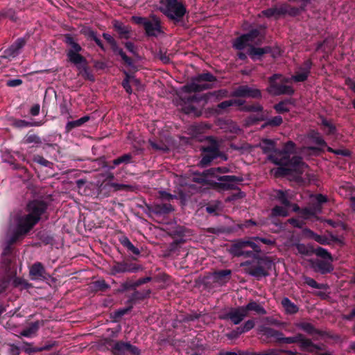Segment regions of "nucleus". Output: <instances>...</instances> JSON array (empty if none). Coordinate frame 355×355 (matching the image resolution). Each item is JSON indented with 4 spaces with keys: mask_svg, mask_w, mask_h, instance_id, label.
Here are the masks:
<instances>
[{
    "mask_svg": "<svg viewBox=\"0 0 355 355\" xmlns=\"http://www.w3.org/2000/svg\"><path fill=\"white\" fill-rule=\"evenodd\" d=\"M216 80V77L210 72L200 73L192 78L191 83L185 85L183 90L186 93L200 92L211 89L213 85L211 83Z\"/></svg>",
    "mask_w": 355,
    "mask_h": 355,
    "instance_id": "obj_9",
    "label": "nucleus"
},
{
    "mask_svg": "<svg viewBox=\"0 0 355 355\" xmlns=\"http://www.w3.org/2000/svg\"><path fill=\"white\" fill-rule=\"evenodd\" d=\"M247 316L243 306L230 308L228 311L219 315L218 318L223 320H230L234 324H240Z\"/></svg>",
    "mask_w": 355,
    "mask_h": 355,
    "instance_id": "obj_20",
    "label": "nucleus"
},
{
    "mask_svg": "<svg viewBox=\"0 0 355 355\" xmlns=\"http://www.w3.org/2000/svg\"><path fill=\"white\" fill-rule=\"evenodd\" d=\"M264 123H263L261 126L262 129L266 128L268 127L270 128H276L280 126L283 123V119L281 116H275L272 118L266 119L264 121Z\"/></svg>",
    "mask_w": 355,
    "mask_h": 355,
    "instance_id": "obj_44",
    "label": "nucleus"
},
{
    "mask_svg": "<svg viewBox=\"0 0 355 355\" xmlns=\"http://www.w3.org/2000/svg\"><path fill=\"white\" fill-rule=\"evenodd\" d=\"M276 141L271 139H262L259 147L264 154H273L276 155V151L278 148H276Z\"/></svg>",
    "mask_w": 355,
    "mask_h": 355,
    "instance_id": "obj_33",
    "label": "nucleus"
},
{
    "mask_svg": "<svg viewBox=\"0 0 355 355\" xmlns=\"http://www.w3.org/2000/svg\"><path fill=\"white\" fill-rule=\"evenodd\" d=\"M302 232L305 236L314 240L320 245H331V241L339 244L340 246H343L345 245L343 236H338L332 233H329L330 239H329L324 235L316 234L309 228L303 229Z\"/></svg>",
    "mask_w": 355,
    "mask_h": 355,
    "instance_id": "obj_12",
    "label": "nucleus"
},
{
    "mask_svg": "<svg viewBox=\"0 0 355 355\" xmlns=\"http://www.w3.org/2000/svg\"><path fill=\"white\" fill-rule=\"evenodd\" d=\"M135 289L133 282L126 281L122 283L119 288L117 289V293H123L127 291Z\"/></svg>",
    "mask_w": 355,
    "mask_h": 355,
    "instance_id": "obj_57",
    "label": "nucleus"
},
{
    "mask_svg": "<svg viewBox=\"0 0 355 355\" xmlns=\"http://www.w3.org/2000/svg\"><path fill=\"white\" fill-rule=\"evenodd\" d=\"M327 150L329 153H331L337 155H342L344 157H349L351 155V152L347 149H334L331 147L328 146Z\"/></svg>",
    "mask_w": 355,
    "mask_h": 355,
    "instance_id": "obj_59",
    "label": "nucleus"
},
{
    "mask_svg": "<svg viewBox=\"0 0 355 355\" xmlns=\"http://www.w3.org/2000/svg\"><path fill=\"white\" fill-rule=\"evenodd\" d=\"M110 288V286L106 283L105 279H98L92 283V289L94 292H105Z\"/></svg>",
    "mask_w": 355,
    "mask_h": 355,
    "instance_id": "obj_50",
    "label": "nucleus"
},
{
    "mask_svg": "<svg viewBox=\"0 0 355 355\" xmlns=\"http://www.w3.org/2000/svg\"><path fill=\"white\" fill-rule=\"evenodd\" d=\"M265 28L263 25H259L258 28H252L248 33L242 34L235 39L233 47L236 50L241 51L247 46L250 47L251 44H249V42H254L257 45L261 44L265 37L261 31H264Z\"/></svg>",
    "mask_w": 355,
    "mask_h": 355,
    "instance_id": "obj_7",
    "label": "nucleus"
},
{
    "mask_svg": "<svg viewBox=\"0 0 355 355\" xmlns=\"http://www.w3.org/2000/svg\"><path fill=\"white\" fill-rule=\"evenodd\" d=\"M207 178L212 177L216 178L219 182L218 183H229L232 187L230 190L239 189L237 184L243 181L242 176L236 175H219L216 171V168H210L204 171Z\"/></svg>",
    "mask_w": 355,
    "mask_h": 355,
    "instance_id": "obj_16",
    "label": "nucleus"
},
{
    "mask_svg": "<svg viewBox=\"0 0 355 355\" xmlns=\"http://www.w3.org/2000/svg\"><path fill=\"white\" fill-rule=\"evenodd\" d=\"M49 206V204L42 200L35 199L29 201L26 207L28 212L24 216L16 215L14 221L17 226V231L12 239L15 241L21 235H26L41 220Z\"/></svg>",
    "mask_w": 355,
    "mask_h": 355,
    "instance_id": "obj_3",
    "label": "nucleus"
},
{
    "mask_svg": "<svg viewBox=\"0 0 355 355\" xmlns=\"http://www.w3.org/2000/svg\"><path fill=\"white\" fill-rule=\"evenodd\" d=\"M22 350L26 354L40 352V347H33L31 343L24 342Z\"/></svg>",
    "mask_w": 355,
    "mask_h": 355,
    "instance_id": "obj_58",
    "label": "nucleus"
},
{
    "mask_svg": "<svg viewBox=\"0 0 355 355\" xmlns=\"http://www.w3.org/2000/svg\"><path fill=\"white\" fill-rule=\"evenodd\" d=\"M130 20L143 27L145 35L148 37H157L164 33L161 20L155 15H150L148 17L134 15L131 17Z\"/></svg>",
    "mask_w": 355,
    "mask_h": 355,
    "instance_id": "obj_6",
    "label": "nucleus"
},
{
    "mask_svg": "<svg viewBox=\"0 0 355 355\" xmlns=\"http://www.w3.org/2000/svg\"><path fill=\"white\" fill-rule=\"evenodd\" d=\"M232 96L236 98H251L261 99L262 92L260 89L251 87L247 85H240L232 93Z\"/></svg>",
    "mask_w": 355,
    "mask_h": 355,
    "instance_id": "obj_21",
    "label": "nucleus"
},
{
    "mask_svg": "<svg viewBox=\"0 0 355 355\" xmlns=\"http://www.w3.org/2000/svg\"><path fill=\"white\" fill-rule=\"evenodd\" d=\"M295 101L293 98H286L274 105L273 108L278 114H284L290 111L288 105H294Z\"/></svg>",
    "mask_w": 355,
    "mask_h": 355,
    "instance_id": "obj_39",
    "label": "nucleus"
},
{
    "mask_svg": "<svg viewBox=\"0 0 355 355\" xmlns=\"http://www.w3.org/2000/svg\"><path fill=\"white\" fill-rule=\"evenodd\" d=\"M23 143L26 144H35L40 145L42 144V140L39 135L33 132V130H30L24 138Z\"/></svg>",
    "mask_w": 355,
    "mask_h": 355,
    "instance_id": "obj_47",
    "label": "nucleus"
},
{
    "mask_svg": "<svg viewBox=\"0 0 355 355\" xmlns=\"http://www.w3.org/2000/svg\"><path fill=\"white\" fill-rule=\"evenodd\" d=\"M296 153V144L293 141L284 143L282 149L276 151V155L269 154L267 159L270 162L279 166L275 175L276 177H285L297 172L301 166L307 165L303 162L302 157L291 155Z\"/></svg>",
    "mask_w": 355,
    "mask_h": 355,
    "instance_id": "obj_2",
    "label": "nucleus"
},
{
    "mask_svg": "<svg viewBox=\"0 0 355 355\" xmlns=\"http://www.w3.org/2000/svg\"><path fill=\"white\" fill-rule=\"evenodd\" d=\"M313 254H315L317 257H320L322 260L334 261L332 254L327 249L323 248L322 247H314Z\"/></svg>",
    "mask_w": 355,
    "mask_h": 355,
    "instance_id": "obj_46",
    "label": "nucleus"
},
{
    "mask_svg": "<svg viewBox=\"0 0 355 355\" xmlns=\"http://www.w3.org/2000/svg\"><path fill=\"white\" fill-rule=\"evenodd\" d=\"M42 121H28L23 119H19L15 118H12L10 119V125L15 128H24L28 127H37L43 125Z\"/></svg>",
    "mask_w": 355,
    "mask_h": 355,
    "instance_id": "obj_32",
    "label": "nucleus"
},
{
    "mask_svg": "<svg viewBox=\"0 0 355 355\" xmlns=\"http://www.w3.org/2000/svg\"><path fill=\"white\" fill-rule=\"evenodd\" d=\"M261 334L267 338H274L278 343V338L282 336V332L268 327H262L260 329Z\"/></svg>",
    "mask_w": 355,
    "mask_h": 355,
    "instance_id": "obj_45",
    "label": "nucleus"
},
{
    "mask_svg": "<svg viewBox=\"0 0 355 355\" xmlns=\"http://www.w3.org/2000/svg\"><path fill=\"white\" fill-rule=\"evenodd\" d=\"M218 140L213 136H208L205 139V144L200 146V159L198 166L206 168L210 166L218 158L227 160V156L220 149Z\"/></svg>",
    "mask_w": 355,
    "mask_h": 355,
    "instance_id": "obj_4",
    "label": "nucleus"
},
{
    "mask_svg": "<svg viewBox=\"0 0 355 355\" xmlns=\"http://www.w3.org/2000/svg\"><path fill=\"white\" fill-rule=\"evenodd\" d=\"M127 307L115 310L112 313V318L115 321L119 320L121 318L131 311L133 306L131 304H127Z\"/></svg>",
    "mask_w": 355,
    "mask_h": 355,
    "instance_id": "obj_51",
    "label": "nucleus"
},
{
    "mask_svg": "<svg viewBox=\"0 0 355 355\" xmlns=\"http://www.w3.org/2000/svg\"><path fill=\"white\" fill-rule=\"evenodd\" d=\"M46 270L40 262L33 263L30 268V275L34 279H45Z\"/></svg>",
    "mask_w": 355,
    "mask_h": 355,
    "instance_id": "obj_36",
    "label": "nucleus"
},
{
    "mask_svg": "<svg viewBox=\"0 0 355 355\" xmlns=\"http://www.w3.org/2000/svg\"><path fill=\"white\" fill-rule=\"evenodd\" d=\"M125 49L135 56H138V49L134 43L131 42H122Z\"/></svg>",
    "mask_w": 355,
    "mask_h": 355,
    "instance_id": "obj_62",
    "label": "nucleus"
},
{
    "mask_svg": "<svg viewBox=\"0 0 355 355\" xmlns=\"http://www.w3.org/2000/svg\"><path fill=\"white\" fill-rule=\"evenodd\" d=\"M112 26L114 30L117 33L119 39L129 40L131 38L132 31L130 26L125 25L119 20H114Z\"/></svg>",
    "mask_w": 355,
    "mask_h": 355,
    "instance_id": "obj_24",
    "label": "nucleus"
},
{
    "mask_svg": "<svg viewBox=\"0 0 355 355\" xmlns=\"http://www.w3.org/2000/svg\"><path fill=\"white\" fill-rule=\"evenodd\" d=\"M232 106L231 99L228 101H224L220 103H218L216 108L214 109V112L217 114H221L223 113L222 110H226L227 108Z\"/></svg>",
    "mask_w": 355,
    "mask_h": 355,
    "instance_id": "obj_56",
    "label": "nucleus"
},
{
    "mask_svg": "<svg viewBox=\"0 0 355 355\" xmlns=\"http://www.w3.org/2000/svg\"><path fill=\"white\" fill-rule=\"evenodd\" d=\"M4 19H9L12 21L16 22L18 19L16 11L12 8H4L0 10Z\"/></svg>",
    "mask_w": 355,
    "mask_h": 355,
    "instance_id": "obj_52",
    "label": "nucleus"
},
{
    "mask_svg": "<svg viewBox=\"0 0 355 355\" xmlns=\"http://www.w3.org/2000/svg\"><path fill=\"white\" fill-rule=\"evenodd\" d=\"M307 138L317 146H308L307 150L312 152L314 155H320L324 153V148H327L328 145L321 134L316 130H310L307 133Z\"/></svg>",
    "mask_w": 355,
    "mask_h": 355,
    "instance_id": "obj_17",
    "label": "nucleus"
},
{
    "mask_svg": "<svg viewBox=\"0 0 355 355\" xmlns=\"http://www.w3.org/2000/svg\"><path fill=\"white\" fill-rule=\"evenodd\" d=\"M33 161L46 167H50V166L52 164L51 162L48 161L40 155H35L33 157Z\"/></svg>",
    "mask_w": 355,
    "mask_h": 355,
    "instance_id": "obj_60",
    "label": "nucleus"
},
{
    "mask_svg": "<svg viewBox=\"0 0 355 355\" xmlns=\"http://www.w3.org/2000/svg\"><path fill=\"white\" fill-rule=\"evenodd\" d=\"M89 120V116H84L77 120L69 121L66 125V130L67 131L69 132L75 128L81 126Z\"/></svg>",
    "mask_w": 355,
    "mask_h": 355,
    "instance_id": "obj_49",
    "label": "nucleus"
},
{
    "mask_svg": "<svg viewBox=\"0 0 355 355\" xmlns=\"http://www.w3.org/2000/svg\"><path fill=\"white\" fill-rule=\"evenodd\" d=\"M313 64V63L311 59H307L304 60L303 63L300 67H298V71H297L295 74L292 76V80L296 83L306 81L311 73Z\"/></svg>",
    "mask_w": 355,
    "mask_h": 355,
    "instance_id": "obj_22",
    "label": "nucleus"
},
{
    "mask_svg": "<svg viewBox=\"0 0 355 355\" xmlns=\"http://www.w3.org/2000/svg\"><path fill=\"white\" fill-rule=\"evenodd\" d=\"M162 12L168 19L176 26L184 27L187 25L185 15L187 13L186 6L178 0H161Z\"/></svg>",
    "mask_w": 355,
    "mask_h": 355,
    "instance_id": "obj_5",
    "label": "nucleus"
},
{
    "mask_svg": "<svg viewBox=\"0 0 355 355\" xmlns=\"http://www.w3.org/2000/svg\"><path fill=\"white\" fill-rule=\"evenodd\" d=\"M263 110V107L262 105H261L259 103H253L252 105H246L245 107H239V110L241 112H262Z\"/></svg>",
    "mask_w": 355,
    "mask_h": 355,
    "instance_id": "obj_53",
    "label": "nucleus"
},
{
    "mask_svg": "<svg viewBox=\"0 0 355 355\" xmlns=\"http://www.w3.org/2000/svg\"><path fill=\"white\" fill-rule=\"evenodd\" d=\"M9 230L11 232V234L7 241V245L4 248L3 252L1 254V256H12V248L11 245L16 243L19 240L21 239L25 236L26 235H21L18 237V239L12 242V239L15 236V234L17 231V226L15 225V227L12 228L11 225H10Z\"/></svg>",
    "mask_w": 355,
    "mask_h": 355,
    "instance_id": "obj_35",
    "label": "nucleus"
},
{
    "mask_svg": "<svg viewBox=\"0 0 355 355\" xmlns=\"http://www.w3.org/2000/svg\"><path fill=\"white\" fill-rule=\"evenodd\" d=\"M279 344H293L298 343L301 350L309 353H313L315 351H321L322 347L315 344L309 338H306L302 334L298 333L294 336L285 337L282 333V336L278 338Z\"/></svg>",
    "mask_w": 355,
    "mask_h": 355,
    "instance_id": "obj_11",
    "label": "nucleus"
},
{
    "mask_svg": "<svg viewBox=\"0 0 355 355\" xmlns=\"http://www.w3.org/2000/svg\"><path fill=\"white\" fill-rule=\"evenodd\" d=\"M297 327L302 330L304 332L309 336L318 335L323 336L326 333L322 330L316 329L314 325L310 322H301L297 324Z\"/></svg>",
    "mask_w": 355,
    "mask_h": 355,
    "instance_id": "obj_31",
    "label": "nucleus"
},
{
    "mask_svg": "<svg viewBox=\"0 0 355 355\" xmlns=\"http://www.w3.org/2000/svg\"><path fill=\"white\" fill-rule=\"evenodd\" d=\"M282 305L287 314L292 315L299 311V307L288 297H284L282 300Z\"/></svg>",
    "mask_w": 355,
    "mask_h": 355,
    "instance_id": "obj_42",
    "label": "nucleus"
},
{
    "mask_svg": "<svg viewBox=\"0 0 355 355\" xmlns=\"http://www.w3.org/2000/svg\"><path fill=\"white\" fill-rule=\"evenodd\" d=\"M272 215L273 216H282L286 217L288 215V210L286 209V207H282L279 205L275 206L272 209Z\"/></svg>",
    "mask_w": 355,
    "mask_h": 355,
    "instance_id": "obj_54",
    "label": "nucleus"
},
{
    "mask_svg": "<svg viewBox=\"0 0 355 355\" xmlns=\"http://www.w3.org/2000/svg\"><path fill=\"white\" fill-rule=\"evenodd\" d=\"M103 37L110 45L111 50L114 55H119L125 64L127 66L130 67H134L133 60L128 56L123 50L119 46L117 42L112 35L107 33H103Z\"/></svg>",
    "mask_w": 355,
    "mask_h": 355,
    "instance_id": "obj_18",
    "label": "nucleus"
},
{
    "mask_svg": "<svg viewBox=\"0 0 355 355\" xmlns=\"http://www.w3.org/2000/svg\"><path fill=\"white\" fill-rule=\"evenodd\" d=\"M63 42L67 46L66 54L69 61L76 65L83 64H87L86 58L80 54L83 51L82 46L77 42L74 37L67 33L63 35Z\"/></svg>",
    "mask_w": 355,
    "mask_h": 355,
    "instance_id": "obj_10",
    "label": "nucleus"
},
{
    "mask_svg": "<svg viewBox=\"0 0 355 355\" xmlns=\"http://www.w3.org/2000/svg\"><path fill=\"white\" fill-rule=\"evenodd\" d=\"M305 283L311 288L316 289H322L324 288V285L322 284L318 283L314 279L311 277L305 278Z\"/></svg>",
    "mask_w": 355,
    "mask_h": 355,
    "instance_id": "obj_61",
    "label": "nucleus"
},
{
    "mask_svg": "<svg viewBox=\"0 0 355 355\" xmlns=\"http://www.w3.org/2000/svg\"><path fill=\"white\" fill-rule=\"evenodd\" d=\"M148 209L157 216L168 214L174 211L173 207L170 203L155 204Z\"/></svg>",
    "mask_w": 355,
    "mask_h": 355,
    "instance_id": "obj_30",
    "label": "nucleus"
},
{
    "mask_svg": "<svg viewBox=\"0 0 355 355\" xmlns=\"http://www.w3.org/2000/svg\"><path fill=\"white\" fill-rule=\"evenodd\" d=\"M255 323L253 320H247L243 325L240 326V330L243 334L248 332L254 327Z\"/></svg>",
    "mask_w": 355,
    "mask_h": 355,
    "instance_id": "obj_63",
    "label": "nucleus"
},
{
    "mask_svg": "<svg viewBox=\"0 0 355 355\" xmlns=\"http://www.w3.org/2000/svg\"><path fill=\"white\" fill-rule=\"evenodd\" d=\"M231 275L232 270L230 269L216 270L211 274L212 282L223 286L230 281Z\"/></svg>",
    "mask_w": 355,
    "mask_h": 355,
    "instance_id": "obj_29",
    "label": "nucleus"
},
{
    "mask_svg": "<svg viewBox=\"0 0 355 355\" xmlns=\"http://www.w3.org/2000/svg\"><path fill=\"white\" fill-rule=\"evenodd\" d=\"M26 41L23 37L17 38L8 48L5 49L0 55V63L5 64L17 57L22 48L26 45Z\"/></svg>",
    "mask_w": 355,
    "mask_h": 355,
    "instance_id": "obj_15",
    "label": "nucleus"
},
{
    "mask_svg": "<svg viewBox=\"0 0 355 355\" xmlns=\"http://www.w3.org/2000/svg\"><path fill=\"white\" fill-rule=\"evenodd\" d=\"M272 48L270 46L264 47H256L250 45L248 49V54L252 60H261L265 54L270 53Z\"/></svg>",
    "mask_w": 355,
    "mask_h": 355,
    "instance_id": "obj_26",
    "label": "nucleus"
},
{
    "mask_svg": "<svg viewBox=\"0 0 355 355\" xmlns=\"http://www.w3.org/2000/svg\"><path fill=\"white\" fill-rule=\"evenodd\" d=\"M295 247L298 253L304 256H311L313 254L314 248L313 244L305 245L304 243H297Z\"/></svg>",
    "mask_w": 355,
    "mask_h": 355,
    "instance_id": "obj_48",
    "label": "nucleus"
},
{
    "mask_svg": "<svg viewBox=\"0 0 355 355\" xmlns=\"http://www.w3.org/2000/svg\"><path fill=\"white\" fill-rule=\"evenodd\" d=\"M287 222L291 224L292 226H293L294 227H297V228H302L303 226L305 225V222L302 220H299L297 218H291L289 219H288Z\"/></svg>",
    "mask_w": 355,
    "mask_h": 355,
    "instance_id": "obj_64",
    "label": "nucleus"
},
{
    "mask_svg": "<svg viewBox=\"0 0 355 355\" xmlns=\"http://www.w3.org/2000/svg\"><path fill=\"white\" fill-rule=\"evenodd\" d=\"M119 241L120 243L126 248L128 253L135 255L139 256L141 254L140 250L138 248L135 247L130 239L126 236H121L119 237Z\"/></svg>",
    "mask_w": 355,
    "mask_h": 355,
    "instance_id": "obj_37",
    "label": "nucleus"
},
{
    "mask_svg": "<svg viewBox=\"0 0 355 355\" xmlns=\"http://www.w3.org/2000/svg\"><path fill=\"white\" fill-rule=\"evenodd\" d=\"M133 292L128 295L126 301V304H131L132 306L137 302L143 301L150 297L151 293L150 289H146L143 291H138L137 288L132 289Z\"/></svg>",
    "mask_w": 355,
    "mask_h": 355,
    "instance_id": "obj_27",
    "label": "nucleus"
},
{
    "mask_svg": "<svg viewBox=\"0 0 355 355\" xmlns=\"http://www.w3.org/2000/svg\"><path fill=\"white\" fill-rule=\"evenodd\" d=\"M109 346L113 355H126L127 353L132 355H140L141 354L140 349L129 342L112 340L109 343Z\"/></svg>",
    "mask_w": 355,
    "mask_h": 355,
    "instance_id": "obj_14",
    "label": "nucleus"
},
{
    "mask_svg": "<svg viewBox=\"0 0 355 355\" xmlns=\"http://www.w3.org/2000/svg\"><path fill=\"white\" fill-rule=\"evenodd\" d=\"M288 82V78H285L279 73H275L268 78V87L266 88V91L272 96H291L294 94L295 90L293 87L286 85Z\"/></svg>",
    "mask_w": 355,
    "mask_h": 355,
    "instance_id": "obj_8",
    "label": "nucleus"
},
{
    "mask_svg": "<svg viewBox=\"0 0 355 355\" xmlns=\"http://www.w3.org/2000/svg\"><path fill=\"white\" fill-rule=\"evenodd\" d=\"M321 122L320 123L321 130L323 131L327 137H337L338 129L336 125L332 122V120H329L326 117L321 116Z\"/></svg>",
    "mask_w": 355,
    "mask_h": 355,
    "instance_id": "obj_28",
    "label": "nucleus"
},
{
    "mask_svg": "<svg viewBox=\"0 0 355 355\" xmlns=\"http://www.w3.org/2000/svg\"><path fill=\"white\" fill-rule=\"evenodd\" d=\"M306 10L304 6H300L299 7L291 6L288 5L287 14L291 17H296L299 15L302 12Z\"/></svg>",
    "mask_w": 355,
    "mask_h": 355,
    "instance_id": "obj_55",
    "label": "nucleus"
},
{
    "mask_svg": "<svg viewBox=\"0 0 355 355\" xmlns=\"http://www.w3.org/2000/svg\"><path fill=\"white\" fill-rule=\"evenodd\" d=\"M309 262L313 271L321 275L331 273L334 269L333 261L318 259H311Z\"/></svg>",
    "mask_w": 355,
    "mask_h": 355,
    "instance_id": "obj_23",
    "label": "nucleus"
},
{
    "mask_svg": "<svg viewBox=\"0 0 355 355\" xmlns=\"http://www.w3.org/2000/svg\"><path fill=\"white\" fill-rule=\"evenodd\" d=\"M275 198L285 207L289 208L291 206V202L288 199L287 191L283 190H276L275 191Z\"/></svg>",
    "mask_w": 355,
    "mask_h": 355,
    "instance_id": "obj_43",
    "label": "nucleus"
},
{
    "mask_svg": "<svg viewBox=\"0 0 355 355\" xmlns=\"http://www.w3.org/2000/svg\"><path fill=\"white\" fill-rule=\"evenodd\" d=\"M260 252V247L251 240L238 239L230 248V252L234 257H253L252 261H246L242 266H247L245 269L247 274L258 280L261 277H268L269 270L274 266L271 257L257 254Z\"/></svg>",
    "mask_w": 355,
    "mask_h": 355,
    "instance_id": "obj_1",
    "label": "nucleus"
},
{
    "mask_svg": "<svg viewBox=\"0 0 355 355\" xmlns=\"http://www.w3.org/2000/svg\"><path fill=\"white\" fill-rule=\"evenodd\" d=\"M141 267L129 259H123V261H114L113 264L110 266V275L116 276L121 273H133L138 272Z\"/></svg>",
    "mask_w": 355,
    "mask_h": 355,
    "instance_id": "obj_13",
    "label": "nucleus"
},
{
    "mask_svg": "<svg viewBox=\"0 0 355 355\" xmlns=\"http://www.w3.org/2000/svg\"><path fill=\"white\" fill-rule=\"evenodd\" d=\"M133 156L131 153H125L123 154L117 158L113 159L111 162H105L103 167L107 168L108 170H112L115 168L116 166H119L120 164L127 165L128 164L133 163Z\"/></svg>",
    "mask_w": 355,
    "mask_h": 355,
    "instance_id": "obj_25",
    "label": "nucleus"
},
{
    "mask_svg": "<svg viewBox=\"0 0 355 355\" xmlns=\"http://www.w3.org/2000/svg\"><path fill=\"white\" fill-rule=\"evenodd\" d=\"M81 33L84 35L88 40L95 42L96 45L103 51H105V46L101 40L98 37L97 32L89 27L82 29Z\"/></svg>",
    "mask_w": 355,
    "mask_h": 355,
    "instance_id": "obj_34",
    "label": "nucleus"
},
{
    "mask_svg": "<svg viewBox=\"0 0 355 355\" xmlns=\"http://www.w3.org/2000/svg\"><path fill=\"white\" fill-rule=\"evenodd\" d=\"M243 306L247 315L250 311H254L259 315H265L267 313L262 306L254 300H250L246 305Z\"/></svg>",
    "mask_w": 355,
    "mask_h": 355,
    "instance_id": "obj_38",
    "label": "nucleus"
},
{
    "mask_svg": "<svg viewBox=\"0 0 355 355\" xmlns=\"http://www.w3.org/2000/svg\"><path fill=\"white\" fill-rule=\"evenodd\" d=\"M12 256H1V268L9 276L15 274V272L12 271Z\"/></svg>",
    "mask_w": 355,
    "mask_h": 355,
    "instance_id": "obj_40",
    "label": "nucleus"
},
{
    "mask_svg": "<svg viewBox=\"0 0 355 355\" xmlns=\"http://www.w3.org/2000/svg\"><path fill=\"white\" fill-rule=\"evenodd\" d=\"M193 182L209 186L211 188L218 191H229L232 188L229 183H218L216 181L207 179L205 172L195 173L193 177Z\"/></svg>",
    "mask_w": 355,
    "mask_h": 355,
    "instance_id": "obj_19",
    "label": "nucleus"
},
{
    "mask_svg": "<svg viewBox=\"0 0 355 355\" xmlns=\"http://www.w3.org/2000/svg\"><path fill=\"white\" fill-rule=\"evenodd\" d=\"M40 322L39 320L31 322L28 325V327H27L26 328L24 329L21 331V335L24 337L30 338L33 335H35L37 332V331L40 329Z\"/></svg>",
    "mask_w": 355,
    "mask_h": 355,
    "instance_id": "obj_41",
    "label": "nucleus"
}]
</instances>
